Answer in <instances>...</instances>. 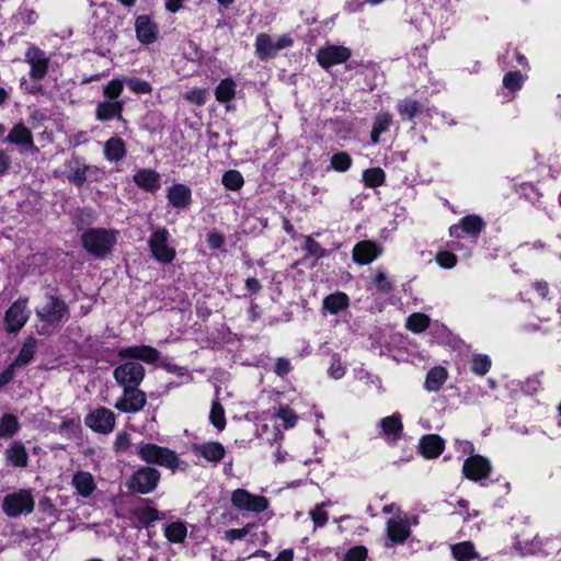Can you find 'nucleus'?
<instances>
[{
	"mask_svg": "<svg viewBox=\"0 0 561 561\" xmlns=\"http://www.w3.org/2000/svg\"><path fill=\"white\" fill-rule=\"evenodd\" d=\"M138 455L147 463H156L172 470L180 466V459L173 450L156 444L140 445Z\"/></svg>",
	"mask_w": 561,
	"mask_h": 561,
	"instance_id": "obj_1",
	"label": "nucleus"
},
{
	"mask_svg": "<svg viewBox=\"0 0 561 561\" xmlns=\"http://www.w3.org/2000/svg\"><path fill=\"white\" fill-rule=\"evenodd\" d=\"M67 180L76 186H82L87 181L99 180L101 170L95 165H89L80 157H72L67 161Z\"/></svg>",
	"mask_w": 561,
	"mask_h": 561,
	"instance_id": "obj_2",
	"label": "nucleus"
},
{
	"mask_svg": "<svg viewBox=\"0 0 561 561\" xmlns=\"http://www.w3.org/2000/svg\"><path fill=\"white\" fill-rule=\"evenodd\" d=\"M2 508L9 517H18L24 513L28 514L34 508V497L31 491L20 490L4 496Z\"/></svg>",
	"mask_w": 561,
	"mask_h": 561,
	"instance_id": "obj_3",
	"label": "nucleus"
},
{
	"mask_svg": "<svg viewBox=\"0 0 561 561\" xmlns=\"http://www.w3.org/2000/svg\"><path fill=\"white\" fill-rule=\"evenodd\" d=\"M113 377L123 388L138 387L145 378V368L138 362H126L114 369Z\"/></svg>",
	"mask_w": 561,
	"mask_h": 561,
	"instance_id": "obj_4",
	"label": "nucleus"
},
{
	"mask_svg": "<svg viewBox=\"0 0 561 561\" xmlns=\"http://www.w3.org/2000/svg\"><path fill=\"white\" fill-rule=\"evenodd\" d=\"M232 506L240 511L262 513L268 507V500L265 496L255 495L244 489H237L230 497Z\"/></svg>",
	"mask_w": 561,
	"mask_h": 561,
	"instance_id": "obj_5",
	"label": "nucleus"
},
{
	"mask_svg": "<svg viewBox=\"0 0 561 561\" xmlns=\"http://www.w3.org/2000/svg\"><path fill=\"white\" fill-rule=\"evenodd\" d=\"M147 404V396L138 387L123 388L122 397L115 402L114 408L123 413H137Z\"/></svg>",
	"mask_w": 561,
	"mask_h": 561,
	"instance_id": "obj_6",
	"label": "nucleus"
},
{
	"mask_svg": "<svg viewBox=\"0 0 561 561\" xmlns=\"http://www.w3.org/2000/svg\"><path fill=\"white\" fill-rule=\"evenodd\" d=\"M160 480V472L150 467L137 470L128 482V488L135 492L147 494L153 491Z\"/></svg>",
	"mask_w": 561,
	"mask_h": 561,
	"instance_id": "obj_7",
	"label": "nucleus"
},
{
	"mask_svg": "<svg viewBox=\"0 0 561 561\" xmlns=\"http://www.w3.org/2000/svg\"><path fill=\"white\" fill-rule=\"evenodd\" d=\"M49 57L35 45H31L25 53V62L30 66V77L33 80H43L49 68Z\"/></svg>",
	"mask_w": 561,
	"mask_h": 561,
	"instance_id": "obj_8",
	"label": "nucleus"
},
{
	"mask_svg": "<svg viewBox=\"0 0 561 561\" xmlns=\"http://www.w3.org/2000/svg\"><path fill=\"white\" fill-rule=\"evenodd\" d=\"M115 421L113 411L100 407L87 415L85 425L94 432L110 434L115 427Z\"/></svg>",
	"mask_w": 561,
	"mask_h": 561,
	"instance_id": "obj_9",
	"label": "nucleus"
},
{
	"mask_svg": "<svg viewBox=\"0 0 561 561\" xmlns=\"http://www.w3.org/2000/svg\"><path fill=\"white\" fill-rule=\"evenodd\" d=\"M485 226L481 217L477 215H467L458 224L449 228V233L456 239H473Z\"/></svg>",
	"mask_w": 561,
	"mask_h": 561,
	"instance_id": "obj_10",
	"label": "nucleus"
},
{
	"mask_svg": "<svg viewBox=\"0 0 561 561\" xmlns=\"http://www.w3.org/2000/svg\"><path fill=\"white\" fill-rule=\"evenodd\" d=\"M67 312L68 308L62 300L56 297H49L46 305L37 310V317L48 324L57 325Z\"/></svg>",
	"mask_w": 561,
	"mask_h": 561,
	"instance_id": "obj_11",
	"label": "nucleus"
},
{
	"mask_svg": "<svg viewBox=\"0 0 561 561\" xmlns=\"http://www.w3.org/2000/svg\"><path fill=\"white\" fill-rule=\"evenodd\" d=\"M117 356L123 359L134 358L146 364H154L160 359V352L150 345H133L118 350Z\"/></svg>",
	"mask_w": 561,
	"mask_h": 561,
	"instance_id": "obj_12",
	"label": "nucleus"
},
{
	"mask_svg": "<svg viewBox=\"0 0 561 561\" xmlns=\"http://www.w3.org/2000/svg\"><path fill=\"white\" fill-rule=\"evenodd\" d=\"M526 76H524L519 70L507 71L503 78L499 95H501L505 102H511L523 88Z\"/></svg>",
	"mask_w": 561,
	"mask_h": 561,
	"instance_id": "obj_13",
	"label": "nucleus"
},
{
	"mask_svg": "<svg viewBox=\"0 0 561 561\" xmlns=\"http://www.w3.org/2000/svg\"><path fill=\"white\" fill-rule=\"evenodd\" d=\"M28 319L26 300L18 299L5 312V324L10 332L21 330Z\"/></svg>",
	"mask_w": 561,
	"mask_h": 561,
	"instance_id": "obj_14",
	"label": "nucleus"
},
{
	"mask_svg": "<svg viewBox=\"0 0 561 561\" xmlns=\"http://www.w3.org/2000/svg\"><path fill=\"white\" fill-rule=\"evenodd\" d=\"M351 57V50L343 46H329L318 51L317 59L323 68L342 64Z\"/></svg>",
	"mask_w": 561,
	"mask_h": 561,
	"instance_id": "obj_15",
	"label": "nucleus"
},
{
	"mask_svg": "<svg viewBox=\"0 0 561 561\" xmlns=\"http://www.w3.org/2000/svg\"><path fill=\"white\" fill-rule=\"evenodd\" d=\"M117 231L104 228L88 229L82 234V245H112L116 242Z\"/></svg>",
	"mask_w": 561,
	"mask_h": 561,
	"instance_id": "obj_16",
	"label": "nucleus"
},
{
	"mask_svg": "<svg viewBox=\"0 0 561 561\" xmlns=\"http://www.w3.org/2000/svg\"><path fill=\"white\" fill-rule=\"evenodd\" d=\"M135 31L140 43L149 45L158 37V26L148 15H140L135 21Z\"/></svg>",
	"mask_w": 561,
	"mask_h": 561,
	"instance_id": "obj_17",
	"label": "nucleus"
},
{
	"mask_svg": "<svg viewBox=\"0 0 561 561\" xmlns=\"http://www.w3.org/2000/svg\"><path fill=\"white\" fill-rule=\"evenodd\" d=\"M3 142L16 145V146H23L26 149L36 150L31 129H28L22 123L15 124L11 128L8 136L4 138Z\"/></svg>",
	"mask_w": 561,
	"mask_h": 561,
	"instance_id": "obj_18",
	"label": "nucleus"
},
{
	"mask_svg": "<svg viewBox=\"0 0 561 561\" xmlns=\"http://www.w3.org/2000/svg\"><path fill=\"white\" fill-rule=\"evenodd\" d=\"M462 470L468 479L478 481L488 476L489 463L480 456H472L465 461Z\"/></svg>",
	"mask_w": 561,
	"mask_h": 561,
	"instance_id": "obj_19",
	"label": "nucleus"
},
{
	"mask_svg": "<svg viewBox=\"0 0 561 561\" xmlns=\"http://www.w3.org/2000/svg\"><path fill=\"white\" fill-rule=\"evenodd\" d=\"M444 440L436 434L425 435L421 438L419 448L421 454L428 459L437 458L444 450Z\"/></svg>",
	"mask_w": 561,
	"mask_h": 561,
	"instance_id": "obj_20",
	"label": "nucleus"
},
{
	"mask_svg": "<svg viewBox=\"0 0 561 561\" xmlns=\"http://www.w3.org/2000/svg\"><path fill=\"white\" fill-rule=\"evenodd\" d=\"M133 179L145 191L154 192L160 188V174L154 170L140 169L134 174Z\"/></svg>",
	"mask_w": 561,
	"mask_h": 561,
	"instance_id": "obj_21",
	"label": "nucleus"
},
{
	"mask_svg": "<svg viewBox=\"0 0 561 561\" xmlns=\"http://www.w3.org/2000/svg\"><path fill=\"white\" fill-rule=\"evenodd\" d=\"M168 199L173 207L185 208L192 199L191 190L184 184H174L169 188Z\"/></svg>",
	"mask_w": 561,
	"mask_h": 561,
	"instance_id": "obj_22",
	"label": "nucleus"
},
{
	"mask_svg": "<svg viewBox=\"0 0 561 561\" xmlns=\"http://www.w3.org/2000/svg\"><path fill=\"white\" fill-rule=\"evenodd\" d=\"M72 485L81 496H89L96 488L93 476L87 471H78L72 478Z\"/></svg>",
	"mask_w": 561,
	"mask_h": 561,
	"instance_id": "obj_23",
	"label": "nucleus"
},
{
	"mask_svg": "<svg viewBox=\"0 0 561 561\" xmlns=\"http://www.w3.org/2000/svg\"><path fill=\"white\" fill-rule=\"evenodd\" d=\"M383 436L389 440H397L402 433V423L398 414L383 417L380 421Z\"/></svg>",
	"mask_w": 561,
	"mask_h": 561,
	"instance_id": "obj_24",
	"label": "nucleus"
},
{
	"mask_svg": "<svg viewBox=\"0 0 561 561\" xmlns=\"http://www.w3.org/2000/svg\"><path fill=\"white\" fill-rule=\"evenodd\" d=\"M195 450L199 456L211 462L220 461L226 453L225 447L217 442L203 444L197 446Z\"/></svg>",
	"mask_w": 561,
	"mask_h": 561,
	"instance_id": "obj_25",
	"label": "nucleus"
},
{
	"mask_svg": "<svg viewBox=\"0 0 561 561\" xmlns=\"http://www.w3.org/2000/svg\"><path fill=\"white\" fill-rule=\"evenodd\" d=\"M387 531L393 542H403L410 536L409 525L402 519H390L387 524Z\"/></svg>",
	"mask_w": 561,
	"mask_h": 561,
	"instance_id": "obj_26",
	"label": "nucleus"
},
{
	"mask_svg": "<svg viewBox=\"0 0 561 561\" xmlns=\"http://www.w3.org/2000/svg\"><path fill=\"white\" fill-rule=\"evenodd\" d=\"M7 460L13 466L24 468L27 465V453L25 447L19 443H13L5 451Z\"/></svg>",
	"mask_w": 561,
	"mask_h": 561,
	"instance_id": "obj_27",
	"label": "nucleus"
},
{
	"mask_svg": "<svg viewBox=\"0 0 561 561\" xmlns=\"http://www.w3.org/2000/svg\"><path fill=\"white\" fill-rule=\"evenodd\" d=\"M348 307V297L346 294L337 291L327 296L323 299V309L331 314H336Z\"/></svg>",
	"mask_w": 561,
	"mask_h": 561,
	"instance_id": "obj_28",
	"label": "nucleus"
},
{
	"mask_svg": "<svg viewBox=\"0 0 561 561\" xmlns=\"http://www.w3.org/2000/svg\"><path fill=\"white\" fill-rule=\"evenodd\" d=\"M397 110L402 119L412 121L422 113L423 105L416 100L407 98L399 101Z\"/></svg>",
	"mask_w": 561,
	"mask_h": 561,
	"instance_id": "obj_29",
	"label": "nucleus"
},
{
	"mask_svg": "<svg viewBox=\"0 0 561 561\" xmlns=\"http://www.w3.org/2000/svg\"><path fill=\"white\" fill-rule=\"evenodd\" d=\"M104 154L110 161H119L126 154L125 142L118 137L110 138L104 145Z\"/></svg>",
	"mask_w": 561,
	"mask_h": 561,
	"instance_id": "obj_30",
	"label": "nucleus"
},
{
	"mask_svg": "<svg viewBox=\"0 0 561 561\" xmlns=\"http://www.w3.org/2000/svg\"><path fill=\"white\" fill-rule=\"evenodd\" d=\"M123 103L119 101L102 102L96 108V118L100 121H110L114 117H121Z\"/></svg>",
	"mask_w": 561,
	"mask_h": 561,
	"instance_id": "obj_31",
	"label": "nucleus"
},
{
	"mask_svg": "<svg viewBox=\"0 0 561 561\" xmlns=\"http://www.w3.org/2000/svg\"><path fill=\"white\" fill-rule=\"evenodd\" d=\"M255 51L260 59L264 60L275 56V44L266 33H260L255 38Z\"/></svg>",
	"mask_w": 561,
	"mask_h": 561,
	"instance_id": "obj_32",
	"label": "nucleus"
},
{
	"mask_svg": "<svg viewBox=\"0 0 561 561\" xmlns=\"http://www.w3.org/2000/svg\"><path fill=\"white\" fill-rule=\"evenodd\" d=\"M391 124H392V115L391 114H389L387 112L377 114V116L375 117L374 124H373L371 133H370L371 142L375 145L378 144L379 136L382 133L387 131Z\"/></svg>",
	"mask_w": 561,
	"mask_h": 561,
	"instance_id": "obj_33",
	"label": "nucleus"
},
{
	"mask_svg": "<svg viewBox=\"0 0 561 561\" xmlns=\"http://www.w3.org/2000/svg\"><path fill=\"white\" fill-rule=\"evenodd\" d=\"M451 552L457 561H470L479 557L470 541L456 543L451 547Z\"/></svg>",
	"mask_w": 561,
	"mask_h": 561,
	"instance_id": "obj_34",
	"label": "nucleus"
},
{
	"mask_svg": "<svg viewBox=\"0 0 561 561\" xmlns=\"http://www.w3.org/2000/svg\"><path fill=\"white\" fill-rule=\"evenodd\" d=\"M164 535L173 543H181L187 536V528L182 522H173L165 527Z\"/></svg>",
	"mask_w": 561,
	"mask_h": 561,
	"instance_id": "obj_35",
	"label": "nucleus"
},
{
	"mask_svg": "<svg viewBox=\"0 0 561 561\" xmlns=\"http://www.w3.org/2000/svg\"><path fill=\"white\" fill-rule=\"evenodd\" d=\"M430 323L431 319L428 316L415 312L408 317L405 327L413 333H422L430 327Z\"/></svg>",
	"mask_w": 561,
	"mask_h": 561,
	"instance_id": "obj_36",
	"label": "nucleus"
},
{
	"mask_svg": "<svg viewBox=\"0 0 561 561\" xmlns=\"http://www.w3.org/2000/svg\"><path fill=\"white\" fill-rule=\"evenodd\" d=\"M447 378V373L442 367L431 369L426 376L425 387L430 391H437Z\"/></svg>",
	"mask_w": 561,
	"mask_h": 561,
	"instance_id": "obj_37",
	"label": "nucleus"
},
{
	"mask_svg": "<svg viewBox=\"0 0 561 561\" xmlns=\"http://www.w3.org/2000/svg\"><path fill=\"white\" fill-rule=\"evenodd\" d=\"M35 347L36 340L33 336L27 337L11 367L13 368V366H20L30 363L34 356Z\"/></svg>",
	"mask_w": 561,
	"mask_h": 561,
	"instance_id": "obj_38",
	"label": "nucleus"
},
{
	"mask_svg": "<svg viewBox=\"0 0 561 561\" xmlns=\"http://www.w3.org/2000/svg\"><path fill=\"white\" fill-rule=\"evenodd\" d=\"M19 428V421L13 414H4L0 420V437H12Z\"/></svg>",
	"mask_w": 561,
	"mask_h": 561,
	"instance_id": "obj_39",
	"label": "nucleus"
},
{
	"mask_svg": "<svg viewBox=\"0 0 561 561\" xmlns=\"http://www.w3.org/2000/svg\"><path fill=\"white\" fill-rule=\"evenodd\" d=\"M236 83L231 79L222 80L216 88L215 95L219 102H228L234 98Z\"/></svg>",
	"mask_w": 561,
	"mask_h": 561,
	"instance_id": "obj_40",
	"label": "nucleus"
},
{
	"mask_svg": "<svg viewBox=\"0 0 561 561\" xmlns=\"http://www.w3.org/2000/svg\"><path fill=\"white\" fill-rule=\"evenodd\" d=\"M379 254L378 248H353V260L358 264H368Z\"/></svg>",
	"mask_w": 561,
	"mask_h": 561,
	"instance_id": "obj_41",
	"label": "nucleus"
},
{
	"mask_svg": "<svg viewBox=\"0 0 561 561\" xmlns=\"http://www.w3.org/2000/svg\"><path fill=\"white\" fill-rule=\"evenodd\" d=\"M385 172L380 168L367 169L363 173V181L368 187H377L383 184Z\"/></svg>",
	"mask_w": 561,
	"mask_h": 561,
	"instance_id": "obj_42",
	"label": "nucleus"
},
{
	"mask_svg": "<svg viewBox=\"0 0 561 561\" xmlns=\"http://www.w3.org/2000/svg\"><path fill=\"white\" fill-rule=\"evenodd\" d=\"M209 419H210L211 424L219 431H222L225 428V426H226L225 410L218 400L213 401Z\"/></svg>",
	"mask_w": 561,
	"mask_h": 561,
	"instance_id": "obj_43",
	"label": "nucleus"
},
{
	"mask_svg": "<svg viewBox=\"0 0 561 561\" xmlns=\"http://www.w3.org/2000/svg\"><path fill=\"white\" fill-rule=\"evenodd\" d=\"M222 184L231 191H237L243 185V178L237 170H229L222 175Z\"/></svg>",
	"mask_w": 561,
	"mask_h": 561,
	"instance_id": "obj_44",
	"label": "nucleus"
},
{
	"mask_svg": "<svg viewBox=\"0 0 561 561\" xmlns=\"http://www.w3.org/2000/svg\"><path fill=\"white\" fill-rule=\"evenodd\" d=\"M352 165V158L346 152H337L331 158V167L339 172H345Z\"/></svg>",
	"mask_w": 561,
	"mask_h": 561,
	"instance_id": "obj_45",
	"label": "nucleus"
},
{
	"mask_svg": "<svg viewBox=\"0 0 561 561\" xmlns=\"http://www.w3.org/2000/svg\"><path fill=\"white\" fill-rule=\"evenodd\" d=\"M276 416L284 422V427L291 428L297 423V414L288 407H280Z\"/></svg>",
	"mask_w": 561,
	"mask_h": 561,
	"instance_id": "obj_46",
	"label": "nucleus"
},
{
	"mask_svg": "<svg viewBox=\"0 0 561 561\" xmlns=\"http://www.w3.org/2000/svg\"><path fill=\"white\" fill-rule=\"evenodd\" d=\"M126 84L135 93L149 94L152 91V87L150 85V83L148 81L139 79V78L127 79Z\"/></svg>",
	"mask_w": 561,
	"mask_h": 561,
	"instance_id": "obj_47",
	"label": "nucleus"
},
{
	"mask_svg": "<svg viewBox=\"0 0 561 561\" xmlns=\"http://www.w3.org/2000/svg\"><path fill=\"white\" fill-rule=\"evenodd\" d=\"M150 254L161 263H169L173 260L175 253L172 248H149Z\"/></svg>",
	"mask_w": 561,
	"mask_h": 561,
	"instance_id": "obj_48",
	"label": "nucleus"
},
{
	"mask_svg": "<svg viewBox=\"0 0 561 561\" xmlns=\"http://www.w3.org/2000/svg\"><path fill=\"white\" fill-rule=\"evenodd\" d=\"M325 503L317 505L313 510L310 511V517L314 524V527H322L328 522V513L323 510Z\"/></svg>",
	"mask_w": 561,
	"mask_h": 561,
	"instance_id": "obj_49",
	"label": "nucleus"
},
{
	"mask_svg": "<svg viewBox=\"0 0 561 561\" xmlns=\"http://www.w3.org/2000/svg\"><path fill=\"white\" fill-rule=\"evenodd\" d=\"M472 371L477 375H485L489 370L488 356L476 355L472 358Z\"/></svg>",
	"mask_w": 561,
	"mask_h": 561,
	"instance_id": "obj_50",
	"label": "nucleus"
},
{
	"mask_svg": "<svg viewBox=\"0 0 561 561\" xmlns=\"http://www.w3.org/2000/svg\"><path fill=\"white\" fill-rule=\"evenodd\" d=\"M367 558V549L363 546L350 549L345 556L344 561H365Z\"/></svg>",
	"mask_w": 561,
	"mask_h": 561,
	"instance_id": "obj_51",
	"label": "nucleus"
},
{
	"mask_svg": "<svg viewBox=\"0 0 561 561\" xmlns=\"http://www.w3.org/2000/svg\"><path fill=\"white\" fill-rule=\"evenodd\" d=\"M123 91V82L121 80H112L104 87V95L110 99H116Z\"/></svg>",
	"mask_w": 561,
	"mask_h": 561,
	"instance_id": "obj_52",
	"label": "nucleus"
},
{
	"mask_svg": "<svg viewBox=\"0 0 561 561\" xmlns=\"http://www.w3.org/2000/svg\"><path fill=\"white\" fill-rule=\"evenodd\" d=\"M437 263L445 268H450L456 264V255L448 251L438 252L436 255Z\"/></svg>",
	"mask_w": 561,
	"mask_h": 561,
	"instance_id": "obj_53",
	"label": "nucleus"
},
{
	"mask_svg": "<svg viewBox=\"0 0 561 561\" xmlns=\"http://www.w3.org/2000/svg\"><path fill=\"white\" fill-rule=\"evenodd\" d=\"M252 528V524H248L245 527L240 529H228L225 531V538L229 541H234L244 538Z\"/></svg>",
	"mask_w": 561,
	"mask_h": 561,
	"instance_id": "obj_54",
	"label": "nucleus"
},
{
	"mask_svg": "<svg viewBox=\"0 0 561 561\" xmlns=\"http://www.w3.org/2000/svg\"><path fill=\"white\" fill-rule=\"evenodd\" d=\"M186 100L191 101L192 103H195L197 105H202L206 102V92L202 89H194L186 93L185 95Z\"/></svg>",
	"mask_w": 561,
	"mask_h": 561,
	"instance_id": "obj_55",
	"label": "nucleus"
},
{
	"mask_svg": "<svg viewBox=\"0 0 561 561\" xmlns=\"http://www.w3.org/2000/svg\"><path fill=\"white\" fill-rule=\"evenodd\" d=\"M130 445V438L127 433H119L114 442V448L116 451H126Z\"/></svg>",
	"mask_w": 561,
	"mask_h": 561,
	"instance_id": "obj_56",
	"label": "nucleus"
},
{
	"mask_svg": "<svg viewBox=\"0 0 561 561\" xmlns=\"http://www.w3.org/2000/svg\"><path fill=\"white\" fill-rule=\"evenodd\" d=\"M79 428V423L71 419H66L60 424V432L66 433L67 435L76 434Z\"/></svg>",
	"mask_w": 561,
	"mask_h": 561,
	"instance_id": "obj_57",
	"label": "nucleus"
},
{
	"mask_svg": "<svg viewBox=\"0 0 561 561\" xmlns=\"http://www.w3.org/2000/svg\"><path fill=\"white\" fill-rule=\"evenodd\" d=\"M168 231L165 229L157 230L149 240V245H165L168 241Z\"/></svg>",
	"mask_w": 561,
	"mask_h": 561,
	"instance_id": "obj_58",
	"label": "nucleus"
},
{
	"mask_svg": "<svg viewBox=\"0 0 561 561\" xmlns=\"http://www.w3.org/2000/svg\"><path fill=\"white\" fill-rule=\"evenodd\" d=\"M345 369L339 358H333V362L329 368V375L334 379H340L344 376Z\"/></svg>",
	"mask_w": 561,
	"mask_h": 561,
	"instance_id": "obj_59",
	"label": "nucleus"
},
{
	"mask_svg": "<svg viewBox=\"0 0 561 561\" xmlns=\"http://www.w3.org/2000/svg\"><path fill=\"white\" fill-rule=\"evenodd\" d=\"M375 283L377 285V287L383 291V293H388L391 290L392 286L390 284V282L387 279L386 275L382 273V272H379L377 275H376V279H375Z\"/></svg>",
	"mask_w": 561,
	"mask_h": 561,
	"instance_id": "obj_60",
	"label": "nucleus"
},
{
	"mask_svg": "<svg viewBox=\"0 0 561 561\" xmlns=\"http://www.w3.org/2000/svg\"><path fill=\"white\" fill-rule=\"evenodd\" d=\"M290 370V363L286 358H278L275 365V373L278 376H284Z\"/></svg>",
	"mask_w": 561,
	"mask_h": 561,
	"instance_id": "obj_61",
	"label": "nucleus"
},
{
	"mask_svg": "<svg viewBox=\"0 0 561 561\" xmlns=\"http://www.w3.org/2000/svg\"><path fill=\"white\" fill-rule=\"evenodd\" d=\"M11 163V158L3 150H0V175L9 171Z\"/></svg>",
	"mask_w": 561,
	"mask_h": 561,
	"instance_id": "obj_62",
	"label": "nucleus"
},
{
	"mask_svg": "<svg viewBox=\"0 0 561 561\" xmlns=\"http://www.w3.org/2000/svg\"><path fill=\"white\" fill-rule=\"evenodd\" d=\"M21 19L25 24L32 25L37 21V13L32 9H24Z\"/></svg>",
	"mask_w": 561,
	"mask_h": 561,
	"instance_id": "obj_63",
	"label": "nucleus"
},
{
	"mask_svg": "<svg viewBox=\"0 0 561 561\" xmlns=\"http://www.w3.org/2000/svg\"><path fill=\"white\" fill-rule=\"evenodd\" d=\"M13 374L12 367H9L0 374V389L12 380Z\"/></svg>",
	"mask_w": 561,
	"mask_h": 561,
	"instance_id": "obj_64",
	"label": "nucleus"
}]
</instances>
